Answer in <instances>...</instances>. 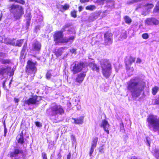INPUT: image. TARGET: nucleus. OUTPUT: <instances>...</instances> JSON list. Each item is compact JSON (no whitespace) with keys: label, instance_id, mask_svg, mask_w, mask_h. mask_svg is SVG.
Masks as SVG:
<instances>
[{"label":"nucleus","instance_id":"1","mask_svg":"<svg viewBox=\"0 0 159 159\" xmlns=\"http://www.w3.org/2000/svg\"><path fill=\"white\" fill-rule=\"evenodd\" d=\"M145 87L146 83L144 81L139 82L136 81L135 79H133L129 81L127 88L131 93L132 97L136 98L140 95L141 92L143 90Z\"/></svg>","mask_w":159,"mask_h":159},{"label":"nucleus","instance_id":"2","mask_svg":"<svg viewBox=\"0 0 159 159\" xmlns=\"http://www.w3.org/2000/svg\"><path fill=\"white\" fill-rule=\"evenodd\" d=\"M102 68V72L106 78H108L111 74L112 66L110 62L107 59H104L100 63Z\"/></svg>","mask_w":159,"mask_h":159},{"label":"nucleus","instance_id":"3","mask_svg":"<svg viewBox=\"0 0 159 159\" xmlns=\"http://www.w3.org/2000/svg\"><path fill=\"white\" fill-rule=\"evenodd\" d=\"M8 8L16 20L21 18L24 13L22 7L17 4H14L10 5L8 7Z\"/></svg>","mask_w":159,"mask_h":159},{"label":"nucleus","instance_id":"4","mask_svg":"<svg viewBox=\"0 0 159 159\" xmlns=\"http://www.w3.org/2000/svg\"><path fill=\"white\" fill-rule=\"evenodd\" d=\"M69 26L70 25L68 24L65 25L61 31L57 32L54 34L53 36L54 39L56 43H71L73 42L74 39V37L73 36H71L69 38H63L62 32L64 30H66L65 29L66 27Z\"/></svg>","mask_w":159,"mask_h":159},{"label":"nucleus","instance_id":"5","mask_svg":"<svg viewBox=\"0 0 159 159\" xmlns=\"http://www.w3.org/2000/svg\"><path fill=\"white\" fill-rule=\"evenodd\" d=\"M147 121L148 123V127L156 132L159 131V118L157 119L156 116L152 115H149L147 119Z\"/></svg>","mask_w":159,"mask_h":159},{"label":"nucleus","instance_id":"6","mask_svg":"<svg viewBox=\"0 0 159 159\" xmlns=\"http://www.w3.org/2000/svg\"><path fill=\"white\" fill-rule=\"evenodd\" d=\"M64 110L60 105L53 103L52 104L49 109L47 110V113L51 116H56L57 114L62 115Z\"/></svg>","mask_w":159,"mask_h":159},{"label":"nucleus","instance_id":"7","mask_svg":"<svg viewBox=\"0 0 159 159\" xmlns=\"http://www.w3.org/2000/svg\"><path fill=\"white\" fill-rule=\"evenodd\" d=\"M37 65L36 61H33L29 60L27 62L25 71L28 74H34L37 71L36 66Z\"/></svg>","mask_w":159,"mask_h":159},{"label":"nucleus","instance_id":"8","mask_svg":"<svg viewBox=\"0 0 159 159\" xmlns=\"http://www.w3.org/2000/svg\"><path fill=\"white\" fill-rule=\"evenodd\" d=\"M135 61V58L131 56L126 57L125 59V70L127 71L131 70L132 72L134 70L133 67H131L132 63H134Z\"/></svg>","mask_w":159,"mask_h":159},{"label":"nucleus","instance_id":"9","mask_svg":"<svg viewBox=\"0 0 159 159\" xmlns=\"http://www.w3.org/2000/svg\"><path fill=\"white\" fill-rule=\"evenodd\" d=\"M112 34L109 31H107L104 34V44L105 45L111 44L112 43Z\"/></svg>","mask_w":159,"mask_h":159},{"label":"nucleus","instance_id":"10","mask_svg":"<svg viewBox=\"0 0 159 159\" xmlns=\"http://www.w3.org/2000/svg\"><path fill=\"white\" fill-rule=\"evenodd\" d=\"M11 68L10 67L8 66L0 68V74L2 75L4 77H5L10 72V76L13 75V72H11Z\"/></svg>","mask_w":159,"mask_h":159},{"label":"nucleus","instance_id":"11","mask_svg":"<svg viewBox=\"0 0 159 159\" xmlns=\"http://www.w3.org/2000/svg\"><path fill=\"white\" fill-rule=\"evenodd\" d=\"M23 152L22 150L19 149L18 147H16L14 148L13 152H11L8 154V156L12 158L17 157L19 154H22Z\"/></svg>","mask_w":159,"mask_h":159},{"label":"nucleus","instance_id":"12","mask_svg":"<svg viewBox=\"0 0 159 159\" xmlns=\"http://www.w3.org/2000/svg\"><path fill=\"white\" fill-rule=\"evenodd\" d=\"M41 99L40 97L36 96H34L32 98H29L25 101V103L30 105L32 104H34Z\"/></svg>","mask_w":159,"mask_h":159},{"label":"nucleus","instance_id":"13","mask_svg":"<svg viewBox=\"0 0 159 159\" xmlns=\"http://www.w3.org/2000/svg\"><path fill=\"white\" fill-rule=\"evenodd\" d=\"M145 23L146 24L149 25H151L152 24L157 25L159 24V21L155 18H148L145 20Z\"/></svg>","mask_w":159,"mask_h":159},{"label":"nucleus","instance_id":"14","mask_svg":"<svg viewBox=\"0 0 159 159\" xmlns=\"http://www.w3.org/2000/svg\"><path fill=\"white\" fill-rule=\"evenodd\" d=\"M110 125L108 121L106 119H104L102 121V123L100 125V126L102 127L104 130L107 133V134H109V128Z\"/></svg>","mask_w":159,"mask_h":159},{"label":"nucleus","instance_id":"15","mask_svg":"<svg viewBox=\"0 0 159 159\" xmlns=\"http://www.w3.org/2000/svg\"><path fill=\"white\" fill-rule=\"evenodd\" d=\"M41 44L38 41H36L32 44L31 50L34 52L39 51L41 49Z\"/></svg>","mask_w":159,"mask_h":159},{"label":"nucleus","instance_id":"16","mask_svg":"<svg viewBox=\"0 0 159 159\" xmlns=\"http://www.w3.org/2000/svg\"><path fill=\"white\" fill-rule=\"evenodd\" d=\"M89 65V63L86 61L80 62V71L82 70L87 71L88 70V66Z\"/></svg>","mask_w":159,"mask_h":159},{"label":"nucleus","instance_id":"17","mask_svg":"<svg viewBox=\"0 0 159 159\" xmlns=\"http://www.w3.org/2000/svg\"><path fill=\"white\" fill-rule=\"evenodd\" d=\"M89 67L93 71H96L97 73H99L100 71V68L99 66H98L94 62H89Z\"/></svg>","mask_w":159,"mask_h":159},{"label":"nucleus","instance_id":"18","mask_svg":"<svg viewBox=\"0 0 159 159\" xmlns=\"http://www.w3.org/2000/svg\"><path fill=\"white\" fill-rule=\"evenodd\" d=\"M16 139L19 143L23 144L24 143L23 133L22 132L17 136Z\"/></svg>","mask_w":159,"mask_h":159},{"label":"nucleus","instance_id":"19","mask_svg":"<svg viewBox=\"0 0 159 159\" xmlns=\"http://www.w3.org/2000/svg\"><path fill=\"white\" fill-rule=\"evenodd\" d=\"M73 73L74 74H76L80 72V64H75L73 67L72 69Z\"/></svg>","mask_w":159,"mask_h":159},{"label":"nucleus","instance_id":"20","mask_svg":"<svg viewBox=\"0 0 159 159\" xmlns=\"http://www.w3.org/2000/svg\"><path fill=\"white\" fill-rule=\"evenodd\" d=\"M106 2L107 6L109 7H112L115 5L114 1L113 0H106Z\"/></svg>","mask_w":159,"mask_h":159},{"label":"nucleus","instance_id":"21","mask_svg":"<svg viewBox=\"0 0 159 159\" xmlns=\"http://www.w3.org/2000/svg\"><path fill=\"white\" fill-rule=\"evenodd\" d=\"M98 140V137H96L94 138L92 140L91 146L96 148Z\"/></svg>","mask_w":159,"mask_h":159},{"label":"nucleus","instance_id":"22","mask_svg":"<svg viewBox=\"0 0 159 159\" xmlns=\"http://www.w3.org/2000/svg\"><path fill=\"white\" fill-rule=\"evenodd\" d=\"M159 90V88L157 86H154L152 89V93L153 95H155Z\"/></svg>","mask_w":159,"mask_h":159},{"label":"nucleus","instance_id":"23","mask_svg":"<svg viewBox=\"0 0 159 159\" xmlns=\"http://www.w3.org/2000/svg\"><path fill=\"white\" fill-rule=\"evenodd\" d=\"M152 12L153 13H159V1L157 2L155 7L153 9Z\"/></svg>","mask_w":159,"mask_h":159},{"label":"nucleus","instance_id":"24","mask_svg":"<svg viewBox=\"0 0 159 159\" xmlns=\"http://www.w3.org/2000/svg\"><path fill=\"white\" fill-rule=\"evenodd\" d=\"M126 23L129 25L132 22L131 19L128 16H126L124 17Z\"/></svg>","mask_w":159,"mask_h":159},{"label":"nucleus","instance_id":"25","mask_svg":"<svg viewBox=\"0 0 159 159\" xmlns=\"http://www.w3.org/2000/svg\"><path fill=\"white\" fill-rule=\"evenodd\" d=\"M96 8V7L93 5L87 6L85 7L86 10L92 11Z\"/></svg>","mask_w":159,"mask_h":159},{"label":"nucleus","instance_id":"26","mask_svg":"<svg viewBox=\"0 0 159 159\" xmlns=\"http://www.w3.org/2000/svg\"><path fill=\"white\" fill-rule=\"evenodd\" d=\"M63 48H60L58 49L56 52V55L57 56L59 57L61 56L63 52Z\"/></svg>","mask_w":159,"mask_h":159},{"label":"nucleus","instance_id":"27","mask_svg":"<svg viewBox=\"0 0 159 159\" xmlns=\"http://www.w3.org/2000/svg\"><path fill=\"white\" fill-rule=\"evenodd\" d=\"M87 71H84L83 72L80 73V83L82 82L84 79V78L86 76V73Z\"/></svg>","mask_w":159,"mask_h":159},{"label":"nucleus","instance_id":"28","mask_svg":"<svg viewBox=\"0 0 159 159\" xmlns=\"http://www.w3.org/2000/svg\"><path fill=\"white\" fill-rule=\"evenodd\" d=\"M120 131H122V132L125 131L124 124L122 121L120 123Z\"/></svg>","mask_w":159,"mask_h":159},{"label":"nucleus","instance_id":"29","mask_svg":"<svg viewBox=\"0 0 159 159\" xmlns=\"http://www.w3.org/2000/svg\"><path fill=\"white\" fill-rule=\"evenodd\" d=\"M153 155L157 159H159V150H156L154 151Z\"/></svg>","mask_w":159,"mask_h":159},{"label":"nucleus","instance_id":"30","mask_svg":"<svg viewBox=\"0 0 159 159\" xmlns=\"http://www.w3.org/2000/svg\"><path fill=\"white\" fill-rule=\"evenodd\" d=\"M101 12L100 11H96L93 13V17L97 18L101 15Z\"/></svg>","mask_w":159,"mask_h":159},{"label":"nucleus","instance_id":"31","mask_svg":"<svg viewBox=\"0 0 159 159\" xmlns=\"http://www.w3.org/2000/svg\"><path fill=\"white\" fill-rule=\"evenodd\" d=\"M23 43V40L20 39L19 40H17L16 42V46L18 47H21L22 44Z\"/></svg>","mask_w":159,"mask_h":159},{"label":"nucleus","instance_id":"32","mask_svg":"<svg viewBox=\"0 0 159 159\" xmlns=\"http://www.w3.org/2000/svg\"><path fill=\"white\" fill-rule=\"evenodd\" d=\"M144 7H147L148 9H151L153 7L154 5L152 3H147L144 5Z\"/></svg>","mask_w":159,"mask_h":159},{"label":"nucleus","instance_id":"33","mask_svg":"<svg viewBox=\"0 0 159 159\" xmlns=\"http://www.w3.org/2000/svg\"><path fill=\"white\" fill-rule=\"evenodd\" d=\"M106 0H96V1H94V2L95 3L103 5L104 4V2Z\"/></svg>","mask_w":159,"mask_h":159},{"label":"nucleus","instance_id":"34","mask_svg":"<svg viewBox=\"0 0 159 159\" xmlns=\"http://www.w3.org/2000/svg\"><path fill=\"white\" fill-rule=\"evenodd\" d=\"M69 5L67 4H65L64 6H63V12L67 10L69 8Z\"/></svg>","mask_w":159,"mask_h":159},{"label":"nucleus","instance_id":"35","mask_svg":"<svg viewBox=\"0 0 159 159\" xmlns=\"http://www.w3.org/2000/svg\"><path fill=\"white\" fill-rule=\"evenodd\" d=\"M149 36L148 33H145L143 34L142 35V37L144 39H147L149 38Z\"/></svg>","mask_w":159,"mask_h":159},{"label":"nucleus","instance_id":"36","mask_svg":"<svg viewBox=\"0 0 159 159\" xmlns=\"http://www.w3.org/2000/svg\"><path fill=\"white\" fill-rule=\"evenodd\" d=\"M57 7L60 11L63 12V5L60 4H58L57 5Z\"/></svg>","mask_w":159,"mask_h":159},{"label":"nucleus","instance_id":"37","mask_svg":"<svg viewBox=\"0 0 159 159\" xmlns=\"http://www.w3.org/2000/svg\"><path fill=\"white\" fill-rule=\"evenodd\" d=\"M10 62V60L8 59H3L1 61V63L3 64L9 63Z\"/></svg>","mask_w":159,"mask_h":159},{"label":"nucleus","instance_id":"38","mask_svg":"<svg viewBox=\"0 0 159 159\" xmlns=\"http://www.w3.org/2000/svg\"><path fill=\"white\" fill-rule=\"evenodd\" d=\"M26 46L25 45H24L23 47V48L21 50V55H23L24 54V52H25V50L26 49Z\"/></svg>","mask_w":159,"mask_h":159},{"label":"nucleus","instance_id":"39","mask_svg":"<svg viewBox=\"0 0 159 159\" xmlns=\"http://www.w3.org/2000/svg\"><path fill=\"white\" fill-rule=\"evenodd\" d=\"M94 148H95V147L91 146L89 153L90 156H92V154L93 152Z\"/></svg>","mask_w":159,"mask_h":159},{"label":"nucleus","instance_id":"40","mask_svg":"<svg viewBox=\"0 0 159 159\" xmlns=\"http://www.w3.org/2000/svg\"><path fill=\"white\" fill-rule=\"evenodd\" d=\"M72 119L73 120L72 122L75 124H79L80 123V120L78 119L72 118Z\"/></svg>","mask_w":159,"mask_h":159},{"label":"nucleus","instance_id":"41","mask_svg":"<svg viewBox=\"0 0 159 159\" xmlns=\"http://www.w3.org/2000/svg\"><path fill=\"white\" fill-rule=\"evenodd\" d=\"M71 16L74 17H75L76 16V12L75 11H72L71 12Z\"/></svg>","mask_w":159,"mask_h":159},{"label":"nucleus","instance_id":"42","mask_svg":"<svg viewBox=\"0 0 159 159\" xmlns=\"http://www.w3.org/2000/svg\"><path fill=\"white\" fill-rule=\"evenodd\" d=\"M36 126L38 127H41L42 126V123L39 122H36L35 123Z\"/></svg>","mask_w":159,"mask_h":159},{"label":"nucleus","instance_id":"43","mask_svg":"<svg viewBox=\"0 0 159 159\" xmlns=\"http://www.w3.org/2000/svg\"><path fill=\"white\" fill-rule=\"evenodd\" d=\"M154 104L159 105V97L154 100Z\"/></svg>","mask_w":159,"mask_h":159},{"label":"nucleus","instance_id":"44","mask_svg":"<svg viewBox=\"0 0 159 159\" xmlns=\"http://www.w3.org/2000/svg\"><path fill=\"white\" fill-rule=\"evenodd\" d=\"M51 76V73L49 72H48L46 74V77L48 79L50 78Z\"/></svg>","mask_w":159,"mask_h":159},{"label":"nucleus","instance_id":"45","mask_svg":"<svg viewBox=\"0 0 159 159\" xmlns=\"http://www.w3.org/2000/svg\"><path fill=\"white\" fill-rule=\"evenodd\" d=\"M42 156L43 159H47V156L46 153L45 152L42 153Z\"/></svg>","mask_w":159,"mask_h":159},{"label":"nucleus","instance_id":"46","mask_svg":"<svg viewBox=\"0 0 159 159\" xmlns=\"http://www.w3.org/2000/svg\"><path fill=\"white\" fill-rule=\"evenodd\" d=\"M16 2L22 4H23L25 3V2L23 0H16Z\"/></svg>","mask_w":159,"mask_h":159},{"label":"nucleus","instance_id":"47","mask_svg":"<svg viewBox=\"0 0 159 159\" xmlns=\"http://www.w3.org/2000/svg\"><path fill=\"white\" fill-rule=\"evenodd\" d=\"M4 136H6V134L7 132V129L6 128V126L5 125H4Z\"/></svg>","mask_w":159,"mask_h":159},{"label":"nucleus","instance_id":"48","mask_svg":"<svg viewBox=\"0 0 159 159\" xmlns=\"http://www.w3.org/2000/svg\"><path fill=\"white\" fill-rule=\"evenodd\" d=\"M40 29V26L39 25H37L36 26L35 28V30L36 32L38 31Z\"/></svg>","mask_w":159,"mask_h":159},{"label":"nucleus","instance_id":"49","mask_svg":"<svg viewBox=\"0 0 159 159\" xmlns=\"http://www.w3.org/2000/svg\"><path fill=\"white\" fill-rule=\"evenodd\" d=\"M141 62V60L139 58H137L136 61V63H140Z\"/></svg>","mask_w":159,"mask_h":159},{"label":"nucleus","instance_id":"50","mask_svg":"<svg viewBox=\"0 0 159 159\" xmlns=\"http://www.w3.org/2000/svg\"><path fill=\"white\" fill-rule=\"evenodd\" d=\"M14 101L15 103H18V102L20 100L18 98H15L14 99Z\"/></svg>","mask_w":159,"mask_h":159},{"label":"nucleus","instance_id":"51","mask_svg":"<svg viewBox=\"0 0 159 159\" xmlns=\"http://www.w3.org/2000/svg\"><path fill=\"white\" fill-rule=\"evenodd\" d=\"M129 159H138V158L135 156H134L130 157Z\"/></svg>","mask_w":159,"mask_h":159},{"label":"nucleus","instance_id":"52","mask_svg":"<svg viewBox=\"0 0 159 159\" xmlns=\"http://www.w3.org/2000/svg\"><path fill=\"white\" fill-rule=\"evenodd\" d=\"M70 51L72 53H75L76 50L75 49H70Z\"/></svg>","mask_w":159,"mask_h":159},{"label":"nucleus","instance_id":"53","mask_svg":"<svg viewBox=\"0 0 159 159\" xmlns=\"http://www.w3.org/2000/svg\"><path fill=\"white\" fill-rule=\"evenodd\" d=\"M76 80L77 82L79 83V82H80V77H79V75H78V76L76 79Z\"/></svg>","mask_w":159,"mask_h":159},{"label":"nucleus","instance_id":"54","mask_svg":"<svg viewBox=\"0 0 159 159\" xmlns=\"http://www.w3.org/2000/svg\"><path fill=\"white\" fill-rule=\"evenodd\" d=\"M71 157V155L70 153H69L67 155V159H70Z\"/></svg>","mask_w":159,"mask_h":159},{"label":"nucleus","instance_id":"55","mask_svg":"<svg viewBox=\"0 0 159 159\" xmlns=\"http://www.w3.org/2000/svg\"><path fill=\"white\" fill-rule=\"evenodd\" d=\"M133 3H134L133 2L132 0L131 1H129L127 2V4L129 5Z\"/></svg>","mask_w":159,"mask_h":159},{"label":"nucleus","instance_id":"56","mask_svg":"<svg viewBox=\"0 0 159 159\" xmlns=\"http://www.w3.org/2000/svg\"><path fill=\"white\" fill-rule=\"evenodd\" d=\"M84 117H82L81 118H80V124H82L83 122V119Z\"/></svg>","mask_w":159,"mask_h":159},{"label":"nucleus","instance_id":"57","mask_svg":"<svg viewBox=\"0 0 159 159\" xmlns=\"http://www.w3.org/2000/svg\"><path fill=\"white\" fill-rule=\"evenodd\" d=\"M132 0L133 2L134 3L138 2L140 1V0Z\"/></svg>","mask_w":159,"mask_h":159},{"label":"nucleus","instance_id":"58","mask_svg":"<svg viewBox=\"0 0 159 159\" xmlns=\"http://www.w3.org/2000/svg\"><path fill=\"white\" fill-rule=\"evenodd\" d=\"M5 54L2 52H0V56L1 57L4 56Z\"/></svg>","mask_w":159,"mask_h":159},{"label":"nucleus","instance_id":"59","mask_svg":"<svg viewBox=\"0 0 159 159\" xmlns=\"http://www.w3.org/2000/svg\"><path fill=\"white\" fill-rule=\"evenodd\" d=\"M57 156H58V158H59L60 159L61 157V155L60 154V153H59V154H58Z\"/></svg>","mask_w":159,"mask_h":159},{"label":"nucleus","instance_id":"60","mask_svg":"<svg viewBox=\"0 0 159 159\" xmlns=\"http://www.w3.org/2000/svg\"><path fill=\"white\" fill-rule=\"evenodd\" d=\"M147 143H148V146L149 147H150V143H149V141L147 140Z\"/></svg>","mask_w":159,"mask_h":159},{"label":"nucleus","instance_id":"61","mask_svg":"<svg viewBox=\"0 0 159 159\" xmlns=\"http://www.w3.org/2000/svg\"><path fill=\"white\" fill-rule=\"evenodd\" d=\"M2 13H1V16H0V21L1 20V19H2Z\"/></svg>","mask_w":159,"mask_h":159},{"label":"nucleus","instance_id":"62","mask_svg":"<svg viewBox=\"0 0 159 159\" xmlns=\"http://www.w3.org/2000/svg\"><path fill=\"white\" fill-rule=\"evenodd\" d=\"M141 8V6H139L137 7L136 8V9H137L138 8Z\"/></svg>","mask_w":159,"mask_h":159},{"label":"nucleus","instance_id":"63","mask_svg":"<svg viewBox=\"0 0 159 159\" xmlns=\"http://www.w3.org/2000/svg\"><path fill=\"white\" fill-rule=\"evenodd\" d=\"M83 8L82 7L80 6V11H81L82 9Z\"/></svg>","mask_w":159,"mask_h":159},{"label":"nucleus","instance_id":"64","mask_svg":"<svg viewBox=\"0 0 159 159\" xmlns=\"http://www.w3.org/2000/svg\"><path fill=\"white\" fill-rule=\"evenodd\" d=\"M10 1H11V2H13V1H15L16 2V0H9Z\"/></svg>","mask_w":159,"mask_h":159}]
</instances>
